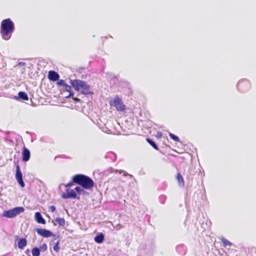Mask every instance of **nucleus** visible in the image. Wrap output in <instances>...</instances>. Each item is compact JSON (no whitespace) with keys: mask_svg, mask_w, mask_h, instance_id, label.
<instances>
[{"mask_svg":"<svg viewBox=\"0 0 256 256\" xmlns=\"http://www.w3.org/2000/svg\"><path fill=\"white\" fill-rule=\"evenodd\" d=\"M105 158H110L112 161L115 162L116 160L117 156L116 154L114 152H109L105 155Z\"/></svg>","mask_w":256,"mask_h":256,"instance_id":"obj_16","label":"nucleus"},{"mask_svg":"<svg viewBox=\"0 0 256 256\" xmlns=\"http://www.w3.org/2000/svg\"><path fill=\"white\" fill-rule=\"evenodd\" d=\"M74 190L75 192H76V194L78 193L79 194H80L82 192H84V190L80 186L76 187Z\"/></svg>","mask_w":256,"mask_h":256,"instance_id":"obj_27","label":"nucleus"},{"mask_svg":"<svg viewBox=\"0 0 256 256\" xmlns=\"http://www.w3.org/2000/svg\"><path fill=\"white\" fill-rule=\"evenodd\" d=\"M25 254L28 256H30V250L29 249L26 250L24 252Z\"/></svg>","mask_w":256,"mask_h":256,"instance_id":"obj_35","label":"nucleus"},{"mask_svg":"<svg viewBox=\"0 0 256 256\" xmlns=\"http://www.w3.org/2000/svg\"><path fill=\"white\" fill-rule=\"evenodd\" d=\"M50 209L52 212H54L56 210V207L54 206H51L50 207Z\"/></svg>","mask_w":256,"mask_h":256,"instance_id":"obj_34","label":"nucleus"},{"mask_svg":"<svg viewBox=\"0 0 256 256\" xmlns=\"http://www.w3.org/2000/svg\"><path fill=\"white\" fill-rule=\"evenodd\" d=\"M12 209L16 216L22 212H23L24 210V208L22 206L16 207Z\"/></svg>","mask_w":256,"mask_h":256,"instance_id":"obj_18","label":"nucleus"},{"mask_svg":"<svg viewBox=\"0 0 256 256\" xmlns=\"http://www.w3.org/2000/svg\"><path fill=\"white\" fill-rule=\"evenodd\" d=\"M25 64V63L24 62H20L18 64V65L19 66H24Z\"/></svg>","mask_w":256,"mask_h":256,"instance_id":"obj_38","label":"nucleus"},{"mask_svg":"<svg viewBox=\"0 0 256 256\" xmlns=\"http://www.w3.org/2000/svg\"><path fill=\"white\" fill-rule=\"evenodd\" d=\"M48 78L50 80L55 82L57 81L59 79L60 76L58 73L55 71L50 70L48 72Z\"/></svg>","mask_w":256,"mask_h":256,"instance_id":"obj_10","label":"nucleus"},{"mask_svg":"<svg viewBox=\"0 0 256 256\" xmlns=\"http://www.w3.org/2000/svg\"><path fill=\"white\" fill-rule=\"evenodd\" d=\"M72 98L76 102H80V100L79 98H74V97H72Z\"/></svg>","mask_w":256,"mask_h":256,"instance_id":"obj_37","label":"nucleus"},{"mask_svg":"<svg viewBox=\"0 0 256 256\" xmlns=\"http://www.w3.org/2000/svg\"><path fill=\"white\" fill-rule=\"evenodd\" d=\"M176 251L181 255H184L186 253V247L184 244H179L176 248Z\"/></svg>","mask_w":256,"mask_h":256,"instance_id":"obj_15","label":"nucleus"},{"mask_svg":"<svg viewBox=\"0 0 256 256\" xmlns=\"http://www.w3.org/2000/svg\"><path fill=\"white\" fill-rule=\"evenodd\" d=\"M251 87L250 82L247 79H242L237 84L236 88L238 90L245 92L249 90Z\"/></svg>","mask_w":256,"mask_h":256,"instance_id":"obj_4","label":"nucleus"},{"mask_svg":"<svg viewBox=\"0 0 256 256\" xmlns=\"http://www.w3.org/2000/svg\"><path fill=\"white\" fill-rule=\"evenodd\" d=\"M69 92V95L68 96H66V98H68L74 97V94L72 90H70V92Z\"/></svg>","mask_w":256,"mask_h":256,"instance_id":"obj_33","label":"nucleus"},{"mask_svg":"<svg viewBox=\"0 0 256 256\" xmlns=\"http://www.w3.org/2000/svg\"><path fill=\"white\" fill-rule=\"evenodd\" d=\"M40 252H44L47 250V245L46 244H44L42 246L38 248Z\"/></svg>","mask_w":256,"mask_h":256,"instance_id":"obj_28","label":"nucleus"},{"mask_svg":"<svg viewBox=\"0 0 256 256\" xmlns=\"http://www.w3.org/2000/svg\"><path fill=\"white\" fill-rule=\"evenodd\" d=\"M27 245V240L26 238H20L18 242V248L23 250Z\"/></svg>","mask_w":256,"mask_h":256,"instance_id":"obj_12","label":"nucleus"},{"mask_svg":"<svg viewBox=\"0 0 256 256\" xmlns=\"http://www.w3.org/2000/svg\"><path fill=\"white\" fill-rule=\"evenodd\" d=\"M58 244H59V242H57L54 245V247H53V249L54 251L56 252H58L60 250V247L58 246Z\"/></svg>","mask_w":256,"mask_h":256,"instance_id":"obj_30","label":"nucleus"},{"mask_svg":"<svg viewBox=\"0 0 256 256\" xmlns=\"http://www.w3.org/2000/svg\"><path fill=\"white\" fill-rule=\"evenodd\" d=\"M2 216L8 218H13L16 216L12 209L4 210L2 214Z\"/></svg>","mask_w":256,"mask_h":256,"instance_id":"obj_13","label":"nucleus"},{"mask_svg":"<svg viewBox=\"0 0 256 256\" xmlns=\"http://www.w3.org/2000/svg\"><path fill=\"white\" fill-rule=\"evenodd\" d=\"M64 90L66 91V92H70V90H71V89H72V87L71 86L67 84H66L65 86H64Z\"/></svg>","mask_w":256,"mask_h":256,"instance_id":"obj_32","label":"nucleus"},{"mask_svg":"<svg viewBox=\"0 0 256 256\" xmlns=\"http://www.w3.org/2000/svg\"><path fill=\"white\" fill-rule=\"evenodd\" d=\"M58 238V236L56 238H55L54 240H56Z\"/></svg>","mask_w":256,"mask_h":256,"instance_id":"obj_39","label":"nucleus"},{"mask_svg":"<svg viewBox=\"0 0 256 256\" xmlns=\"http://www.w3.org/2000/svg\"><path fill=\"white\" fill-rule=\"evenodd\" d=\"M30 156V151L26 147H24L22 152V160L24 162H28Z\"/></svg>","mask_w":256,"mask_h":256,"instance_id":"obj_9","label":"nucleus"},{"mask_svg":"<svg viewBox=\"0 0 256 256\" xmlns=\"http://www.w3.org/2000/svg\"><path fill=\"white\" fill-rule=\"evenodd\" d=\"M110 105L115 107L118 111H123L125 110V106L120 98L118 96H116L112 100H110Z\"/></svg>","mask_w":256,"mask_h":256,"instance_id":"obj_5","label":"nucleus"},{"mask_svg":"<svg viewBox=\"0 0 256 256\" xmlns=\"http://www.w3.org/2000/svg\"><path fill=\"white\" fill-rule=\"evenodd\" d=\"M166 199V196L164 194L160 196L159 197L160 202L162 204H164Z\"/></svg>","mask_w":256,"mask_h":256,"instance_id":"obj_25","label":"nucleus"},{"mask_svg":"<svg viewBox=\"0 0 256 256\" xmlns=\"http://www.w3.org/2000/svg\"><path fill=\"white\" fill-rule=\"evenodd\" d=\"M169 136L172 140H174L176 142L180 141V138H178V137L172 133L169 132Z\"/></svg>","mask_w":256,"mask_h":256,"instance_id":"obj_24","label":"nucleus"},{"mask_svg":"<svg viewBox=\"0 0 256 256\" xmlns=\"http://www.w3.org/2000/svg\"><path fill=\"white\" fill-rule=\"evenodd\" d=\"M35 219L39 224H45L46 222L45 220L43 218L42 215L40 212H36L35 213Z\"/></svg>","mask_w":256,"mask_h":256,"instance_id":"obj_11","label":"nucleus"},{"mask_svg":"<svg viewBox=\"0 0 256 256\" xmlns=\"http://www.w3.org/2000/svg\"><path fill=\"white\" fill-rule=\"evenodd\" d=\"M57 85L58 86H64L66 84L65 82L63 80H57Z\"/></svg>","mask_w":256,"mask_h":256,"instance_id":"obj_29","label":"nucleus"},{"mask_svg":"<svg viewBox=\"0 0 256 256\" xmlns=\"http://www.w3.org/2000/svg\"><path fill=\"white\" fill-rule=\"evenodd\" d=\"M18 99H21L24 100H28V96L26 92H20L18 93Z\"/></svg>","mask_w":256,"mask_h":256,"instance_id":"obj_17","label":"nucleus"},{"mask_svg":"<svg viewBox=\"0 0 256 256\" xmlns=\"http://www.w3.org/2000/svg\"><path fill=\"white\" fill-rule=\"evenodd\" d=\"M146 142L152 146L153 148H154L156 150H158V148L157 146L156 142L151 138H146Z\"/></svg>","mask_w":256,"mask_h":256,"instance_id":"obj_20","label":"nucleus"},{"mask_svg":"<svg viewBox=\"0 0 256 256\" xmlns=\"http://www.w3.org/2000/svg\"><path fill=\"white\" fill-rule=\"evenodd\" d=\"M36 230L39 235L44 238H49L54 236V234L51 231L46 229L36 228Z\"/></svg>","mask_w":256,"mask_h":256,"instance_id":"obj_8","label":"nucleus"},{"mask_svg":"<svg viewBox=\"0 0 256 256\" xmlns=\"http://www.w3.org/2000/svg\"><path fill=\"white\" fill-rule=\"evenodd\" d=\"M157 136L158 138H161L162 136V133L160 132H158L157 134Z\"/></svg>","mask_w":256,"mask_h":256,"instance_id":"obj_36","label":"nucleus"},{"mask_svg":"<svg viewBox=\"0 0 256 256\" xmlns=\"http://www.w3.org/2000/svg\"><path fill=\"white\" fill-rule=\"evenodd\" d=\"M32 256H40V251L38 247H34L32 250Z\"/></svg>","mask_w":256,"mask_h":256,"instance_id":"obj_23","label":"nucleus"},{"mask_svg":"<svg viewBox=\"0 0 256 256\" xmlns=\"http://www.w3.org/2000/svg\"><path fill=\"white\" fill-rule=\"evenodd\" d=\"M220 240L222 242L224 246L226 247V246H232V243L229 242L228 240L224 238V237H222L220 238Z\"/></svg>","mask_w":256,"mask_h":256,"instance_id":"obj_22","label":"nucleus"},{"mask_svg":"<svg viewBox=\"0 0 256 256\" xmlns=\"http://www.w3.org/2000/svg\"><path fill=\"white\" fill-rule=\"evenodd\" d=\"M104 238V236L102 232L98 233L94 238V241L98 244L102 243Z\"/></svg>","mask_w":256,"mask_h":256,"instance_id":"obj_14","label":"nucleus"},{"mask_svg":"<svg viewBox=\"0 0 256 256\" xmlns=\"http://www.w3.org/2000/svg\"><path fill=\"white\" fill-rule=\"evenodd\" d=\"M74 181L76 182V184L86 190H90L94 186L93 180L90 177L83 174L74 175Z\"/></svg>","mask_w":256,"mask_h":256,"instance_id":"obj_3","label":"nucleus"},{"mask_svg":"<svg viewBox=\"0 0 256 256\" xmlns=\"http://www.w3.org/2000/svg\"><path fill=\"white\" fill-rule=\"evenodd\" d=\"M119 172L120 174H122V172H123L124 173V174H123L124 176H129L131 178L132 176V175L128 174L126 172H124V171L122 170H120V171H118V170H116L114 171V172Z\"/></svg>","mask_w":256,"mask_h":256,"instance_id":"obj_31","label":"nucleus"},{"mask_svg":"<svg viewBox=\"0 0 256 256\" xmlns=\"http://www.w3.org/2000/svg\"><path fill=\"white\" fill-rule=\"evenodd\" d=\"M177 180L178 185L180 187H184V180L182 176L180 174H178L177 176Z\"/></svg>","mask_w":256,"mask_h":256,"instance_id":"obj_19","label":"nucleus"},{"mask_svg":"<svg viewBox=\"0 0 256 256\" xmlns=\"http://www.w3.org/2000/svg\"><path fill=\"white\" fill-rule=\"evenodd\" d=\"M14 30V24L10 18L3 20L0 25V34L2 38L5 40H9Z\"/></svg>","mask_w":256,"mask_h":256,"instance_id":"obj_2","label":"nucleus"},{"mask_svg":"<svg viewBox=\"0 0 256 256\" xmlns=\"http://www.w3.org/2000/svg\"><path fill=\"white\" fill-rule=\"evenodd\" d=\"M74 176L72 178V181L69 182L66 185V188H68L70 189V188L74 184H76V182L74 181Z\"/></svg>","mask_w":256,"mask_h":256,"instance_id":"obj_26","label":"nucleus"},{"mask_svg":"<svg viewBox=\"0 0 256 256\" xmlns=\"http://www.w3.org/2000/svg\"><path fill=\"white\" fill-rule=\"evenodd\" d=\"M16 178L22 188H24L25 186L24 182L22 178V174L20 170V166L17 164L16 166Z\"/></svg>","mask_w":256,"mask_h":256,"instance_id":"obj_7","label":"nucleus"},{"mask_svg":"<svg viewBox=\"0 0 256 256\" xmlns=\"http://www.w3.org/2000/svg\"><path fill=\"white\" fill-rule=\"evenodd\" d=\"M55 221L60 226H64L66 224L65 220L64 218H57Z\"/></svg>","mask_w":256,"mask_h":256,"instance_id":"obj_21","label":"nucleus"},{"mask_svg":"<svg viewBox=\"0 0 256 256\" xmlns=\"http://www.w3.org/2000/svg\"><path fill=\"white\" fill-rule=\"evenodd\" d=\"M66 193H63L61 196L64 199H68V198H74L79 200L80 197H78L77 195L76 192H74V190H70L69 188H66Z\"/></svg>","mask_w":256,"mask_h":256,"instance_id":"obj_6","label":"nucleus"},{"mask_svg":"<svg viewBox=\"0 0 256 256\" xmlns=\"http://www.w3.org/2000/svg\"><path fill=\"white\" fill-rule=\"evenodd\" d=\"M70 84L75 90L80 92L84 95H92L94 92L91 91L90 86L86 82L80 80H70Z\"/></svg>","mask_w":256,"mask_h":256,"instance_id":"obj_1","label":"nucleus"}]
</instances>
